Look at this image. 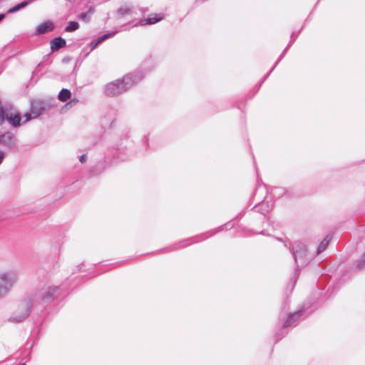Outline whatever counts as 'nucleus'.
Instances as JSON below:
<instances>
[{"mask_svg":"<svg viewBox=\"0 0 365 365\" xmlns=\"http://www.w3.org/2000/svg\"><path fill=\"white\" fill-rule=\"evenodd\" d=\"M60 294L57 286H44L33 291L19 304L17 311L9 318L12 322H21L30 314L32 309L41 310L46 308Z\"/></svg>","mask_w":365,"mask_h":365,"instance_id":"nucleus-1","label":"nucleus"},{"mask_svg":"<svg viewBox=\"0 0 365 365\" xmlns=\"http://www.w3.org/2000/svg\"><path fill=\"white\" fill-rule=\"evenodd\" d=\"M144 73L140 71L130 73L125 75L122 79H117L107 83L104 87V93L110 97L120 95L139 83L144 78Z\"/></svg>","mask_w":365,"mask_h":365,"instance_id":"nucleus-2","label":"nucleus"},{"mask_svg":"<svg viewBox=\"0 0 365 365\" xmlns=\"http://www.w3.org/2000/svg\"><path fill=\"white\" fill-rule=\"evenodd\" d=\"M19 273L15 269L0 272V298L5 297L17 282Z\"/></svg>","mask_w":365,"mask_h":365,"instance_id":"nucleus-3","label":"nucleus"},{"mask_svg":"<svg viewBox=\"0 0 365 365\" xmlns=\"http://www.w3.org/2000/svg\"><path fill=\"white\" fill-rule=\"evenodd\" d=\"M292 252L295 259L297 267H304L310 260L305 245L300 242H295L292 245Z\"/></svg>","mask_w":365,"mask_h":365,"instance_id":"nucleus-4","label":"nucleus"},{"mask_svg":"<svg viewBox=\"0 0 365 365\" xmlns=\"http://www.w3.org/2000/svg\"><path fill=\"white\" fill-rule=\"evenodd\" d=\"M44 108L41 106V103L38 101H32L31 103L30 112L26 113L24 115L26 121H29L31 119L36 118L43 111Z\"/></svg>","mask_w":365,"mask_h":365,"instance_id":"nucleus-5","label":"nucleus"},{"mask_svg":"<svg viewBox=\"0 0 365 365\" xmlns=\"http://www.w3.org/2000/svg\"><path fill=\"white\" fill-rule=\"evenodd\" d=\"M0 144L4 147L12 148L16 145V138L11 132H6L0 135Z\"/></svg>","mask_w":365,"mask_h":365,"instance_id":"nucleus-6","label":"nucleus"},{"mask_svg":"<svg viewBox=\"0 0 365 365\" xmlns=\"http://www.w3.org/2000/svg\"><path fill=\"white\" fill-rule=\"evenodd\" d=\"M53 29H54V26H53V23L50 21H46L36 26L34 34L35 35L44 34L47 32L53 31Z\"/></svg>","mask_w":365,"mask_h":365,"instance_id":"nucleus-7","label":"nucleus"},{"mask_svg":"<svg viewBox=\"0 0 365 365\" xmlns=\"http://www.w3.org/2000/svg\"><path fill=\"white\" fill-rule=\"evenodd\" d=\"M134 13L133 7L129 5H123L120 6L116 12L118 19H122L125 16H131Z\"/></svg>","mask_w":365,"mask_h":365,"instance_id":"nucleus-8","label":"nucleus"},{"mask_svg":"<svg viewBox=\"0 0 365 365\" xmlns=\"http://www.w3.org/2000/svg\"><path fill=\"white\" fill-rule=\"evenodd\" d=\"M302 310H299L287 317V320L284 323V327H288L292 325H295L298 322L300 316L302 315Z\"/></svg>","mask_w":365,"mask_h":365,"instance_id":"nucleus-9","label":"nucleus"},{"mask_svg":"<svg viewBox=\"0 0 365 365\" xmlns=\"http://www.w3.org/2000/svg\"><path fill=\"white\" fill-rule=\"evenodd\" d=\"M163 19V16L160 14H155L153 16L148 17L147 19H141L138 24L141 26L145 25H152L155 24Z\"/></svg>","mask_w":365,"mask_h":365,"instance_id":"nucleus-10","label":"nucleus"},{"mask_svg":"<svg viewBox=\"0 0 365 365\" xmlns=\"http://www.w3.org/2000/svg\"><path fill=\"white\" fill-rule=\"evenodd\" d=\"M66 41L62 37H56L51 41V48L57 51L66 46Z\"/></svg>","mask_w":365,"mask_h":365,"instance_id":"nucleus-11","label":"nucleus"},{"mask_svg":"<svg viewBox=\"0 0 365 365\" xmlns=\"http://www.w3.org/2000/svg\"><path fill=\"white\" fill-rule=\"evenodd\" d=\"M6 119L14 127H18L20 125L21 117L17 111L14 113H9Z\"/></svg>","mask_w":365,"mask_h":365,"instance_id":"nucleus-12","label":"nucleus"},{"mask_svg":"<svg viewBox=\"0 0 365 365\" xmlns=\"http://www.w3.org/2000/svg\"><path fill=\"white\" fill-rule=\"evenodd\" d=\"M271 208L272 205H269V202L264 200L254 207L256 212H260L264 215L268 213Z\"/></svg>","mask_w":365,"mask_h":365,"instance_id":"nucleus-13","label":"nucleus"},{"mask_svg":"<svg viewBox=\"0 0 365 365\" xmlns=\"http://www.w3.org/2000/svg\"><path fill=\"white\" fill-rule=\"evenodd\" d=\"M34 0H27V1H24L18 4H16V6H13L12 8L9 9L7 11L8 14H13V13H15V12H17L19 11V10L25 8L26 6H27L29 4H31Z\"/></svg>","mask_w":365,"mask_h":365,"instance_id":"nucleus-14","label":"nucleus"},{"mask_svg":"<svg viewBox=\"0 0 365 365\" xmlns=\"http://www.w3.org/2000/svg\"><path fill=\"white\" fill-rule=\"evenodd\" d=\"M331 240V237L327 235L324 240L320 242L319 246L317 247L316 255H319L327 247L329 242Z\"/></svg>","mask_w":365,"mask_h":365,"instance_id":"nucleus-15","label":"nucleus"},{"mask_svg":"<svg viewBox=\"0 0 365 365\" xmlns=\"http://www.w3.org/2000/svg\"><path fill=\"white\" fill-rule=\"evenodd\" d=\"M71 93L68 89L63 88L59 92L58 98L60 101L66 102L71 98Z\"/></svg>","mask_w":365,"mask_h":365,"instance_id":"nucleus-16","label":"nucleus"},{"mask_svg":"<svg viewBox=\"0 0 365 365\" xmlns=\"http://www.w3.org/2000/svg\"><path fill=\"white\" fill-rule=\"evenodd\" d=\"M295 38H293L290 41L289 43L288 44V46L284 49V51H282V53H281V55L279 56V58L277 59V61H276L274 66L272 68V69L270 70V71L265 76L264 80H265L268 76L270 74L271 72H272V71L274 69V68L277 66V65L279 63V62L283 58L284 56L285 55L288 48L293 43V42L294 41Z\"/></svg>","mask_w":365,"mask_h":365,"instance_id":"nucleus-17","label":"nucleus"},{"mask_svg":"<svg viewBox=\"0 0 365 365\" xmlns=\"http://www.w3.org/2000/svg\"><path fill=\"white\" fill-rule=\"evenodd\" d=\"M116 33H117L116 31H113V32L104 34L103 35L98 36L96 39L94 40V41H96V43L98 46L100 43H101L105 40L109 38L110 37L114 36Z\"/></svg>","mask_w":365,"mask_h":365,"instance_id":"nucleus-18","label":"nucleus"},{"mask_svg":"<svg viewBox=\"0 0 365 365\" xmlns=\"http://www.w3.org/2000/svg\"><path fill=\"white\" fill-rule=\"evenodd\" d=\"M79 28V24L77 21H70L65 28L66 32H71L77 30Z\"/></svg>","mask_w":365,"mask_h":365,"instance_id":"nucleus-19","label":"nucleus"},{"mask_svg":"<svg viewBox=\"0 0 365 365\" xmlns=\"http://www.w3.org/2000/svg\"><path fill=\"white\" fill-rule=\"evenodd\" d=\"M4 110V115L6 118H7V115L9 113H14L16 112V109L13 106L11 103H6L4 106H2Z\"/></svg>","mask_w":365,"mask_h":365,"instance_id":"nucleus-20","label":"nucleus"},{"mask_svg":"<svg viewBox=\"0 0 365 365\" xmlns=\"http://www.w3.org/2000/svg\"><path fill=\"white\" fill-rule=\"evenodd\" d=\"M354 265L356 268L359 269H362L365 268V252L361 256L359 260L355 262Z\"/></svg>","mask_w":365,"mask_h":365,"instance_id":"nucleus-21","label":"nucleus"},{"mask_svg":"<svg viewBox=\"0 0 365 365\" xmlns=\"http://www.w3.org/2000/svg\"><path fill=\"white\" fill-rule=\"evenodd\" d=\"M232 227H233V224L231 222H230L228 223H226L224 225H222V226L220 227L219 228H217V230L216 231L212 232L208 236H206V238L210 237V236H212V235H214L216 232H218L222 230L224 228H225V229H230Z\"/></svg>","mask_w":365,"mask_h":365,"instance_id":"nucleus-22","label":"nucleus"},{"mask_svg":"<svg viewBox=\"0 0 365 365\" xmlns=\"http://www.w3.org/2000/svg\"><path fill=\"white\" fill-rule=\"evenodd\" d=\"M192 239H188L184 241L179 242L178 244L175 245L173 247H178V248H182L187 246L190 243L188 241L192 240Z\"/></svg>","mask_w":365,"mask_h":365,"instance_id":"nucleus-23","label":"nucleus"},{"mask_svg":"<svg viewBox=\"0 0 365 365\" xmlns=\"http://www.w3.org/2000/svg\"><path fill=\"white\" fill-rule=\"evenodd\" d=\"M79 18L86 22H88L90 21V16L86 12L81 13L79 15Z\"/></svg>","mask_w":365,"mask_h":365,"instance_id":"nucleus-24","label":"nucleus"},{"mask_svg":"<svg viewBox=\"0 0 365 365\" xmlns=\"http://www.w3.org/2000/svg\"><path fill=\"white\" fill-rule=\"evenodd\" d=\"M89 46H90V51H93V49H95L96 47H97V45L96 43V41H92L90 44H89Z\"/></svg>","mask_w":365,"mask_h":365,"instance_id":"nucleus-25","label":"nucleus"},{"mask_svg":"<svg viewBox=\"0 0 365 365\" xmlns=\"http://www.w3.org/2000/svg\"><path fill=\"white\" fill-rule=\"evenodd\" d=\"M148 137L146 135H145L143 138V142L145 144L144 150H147V148H148Z\"/></svg>","mask_w":365,"mask_h":365,"instance_id":"nucleus-26","label":"nucleus"},{"mask_svg":"<svg viewBox=\"0 0 365 365\" xmlns=\"http://www.w3.org/2000/svg\"><path fill=\"white\" fill-rule=\"evenodd\" d=\"M123 148H118V156H117L116 158H117L118 159H119L120 160H125V158H123V157L119 156L120 153L121 152H123Z\"/></svg>","mask_w":365,"mask_h":365,"instance_id":"nucleus-27","label":"nucleus"},{"mask_svg":"<svg viewBox=\"0 0 365 365\" xmlns=\"http://www.w3.org/2000/svg\"><path fill=\"white\" fill-rule=\"evenodd\" d=\"M86 158H87L86 155V154H83L82 155H81L79 157L80 162L82 163H84L86 161Z\"/></svg>","mask_w":365,"mask_h":365,"instance_id":"nucleus-28","label":"nucleus"},{"mask_svg":"<svg viewBox=\"0 0 365 365\" xmlns=\"http://www.w3.org/2000/svg\"><path fill=\"white\" fill-rule=\"evenodd\" d=\"M103 170V168H101L99 171L96 172L95 170L91 171V175L94 176L96 175L100 174Z\"/></svg>","mask_w":365,"mask_h":365,"instance_id":"nucleus-29","label":"nucleus"},{"mask_svg":"<svg viewBox=\"0 0 365 365\" xmlns=\"http://www.w3.org/2000/svg\"><path fill=\"white\" fill-rule=\"evenodd\" d=\"M4 158V153L3 151L0 150V165L2 163Z\"/></svg>","mask_w":365,"mask_h":365,"instance_id":"nucleus-30","label":"nucleus"},{"mask_svg":"<svg viewBox=\"0 0 365 365\" xmlns=\"http://www.w3.org/2000/svg\"><path fill=\"white\" fill-rule=\"evenodd\" d=\"M5 18V14H0V21H1Z\"/></svg>","mask_w":365,"mask_h":365,"instance_id":"nucleus-31","label":"nucleus"},{"mask_svg":"<svg viewBox=\"0 0 365 365\" xmlns=\"http://www.w3.org/2000/svg\"><path fill=\"white\" fill-rule=\"evenodd\" d=\"M264 190V188H263V187H259L257 189V191H259V190Z\"/></svg>","mask_w":365,"mask_h":365,"instance_id":"nucleus-32","label":"nucleus"},{"mask_svg":"<svg viewBox=\"0 0 365 365\" xmlns=\"http://www.w3.org/2000/svg\"><path fill=\"white\" fill-rule=\"evenodd\" d=\"M98 167H100V164L96 165V168H95V169H98Z\"/></svg>","mask_w":365,"mask_h":365,"instance_id":"nucleus-33","label":"nucleus"},{"mask_svg":"<svg viewBox=\"0 0 365 365\" xmlns=\"http://www.w3.org/2000/svg\"><path fill=\"white\" fill-rule=\"evenodd\" d=\"M278 190H279V188H275V189L274 190V192H277Z\"/></svg>","mask_w":365,"mask_h":365,"instance_id":"nucleus-34","label":"nucleus"},{"mask_svg":"<svg viewBox=\"0 0 365 365\" xmlns=\"http://www.w3.org/2000/svg\"><path fill=\"white\" fill-rule=\"evenodd\" d=\"M113 123V120H112V122L110 123V126H112Z\"/></svg>","mask_w":365,"mask_h":365,"instance_id":"nucleus-35","label":"nucleus"}]
</instances>
